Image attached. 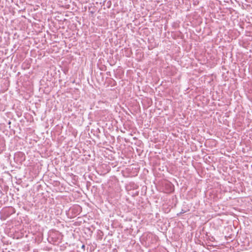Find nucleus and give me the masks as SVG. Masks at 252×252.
<instances>
[{
  "label": "nucleus",
  "mask_w": 252,
  "mask_h": 252,
  "mask_svg": "<svg viewBox=\"0 0 252 252\" xmlns=\"http://www.w3.org/2000/svg\"><path fill=\"white\" fill-rule=\"evenodd\" d=\"M85 246L84 245H83L81 247V248L85 250Z\"/></svg>",
  "instance_id": "f257e3e1"
}]
</instances>
